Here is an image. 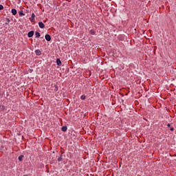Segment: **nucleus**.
I'll list each match as a JSON object with an SVG mask.
<instances>
[{
	"label": "nucleus",
	"mask_w": 176,
	"mask_h": 176,
	"mask_svg": "<svg viewBox=\"0 0 176 176\" xmlns=\"http://www.w3.org/2000/svg\"><path fill=\"white\" fill-rule=\"evenodd\" d=\"M6 20H7V22H6V25H8L10 23V20L8 18H7Z\"/></svg>",
	"instance_id": "13"
},
{
	"label": "nucleus",
	"mask_w": 176,
	"mask_h": 176,
	"mask_svg": "<svg viewBox=\"0 0 176 176\" xmlns=\"http://www.w3.org/2000/svg\"><path fill=\"white\" fill-rule=\"evenodd\" d=\"M58 89V87L57 86L55 87V91H57Z\"/></svg>",
	"instance_id": "18"
},
{
	"label": "nucleus",
	"mask_w": 176,
	"mask_h": 176,
	"mask_svg": "<svg viewBox=\"0 0 176 176\" xmlns=\"http://www.w3.org/2000/svg\"><path fill=\"white\" fill-rule=\"evenodd\" d=\"M56 65H58L59 67L62 65V62L59 58L56 59Z\"/></svg>",
	"instance_id": "5"
},
{
	"label": "nucleus",
	"mask_w": 176,
	"mask_h": 176,
	"mask_svg": "<svg viewBox=\"0 0 176 176\" xmlns=\"http://www.w3.org/2000/svg\"><path fill=\"white\" fill-rule=\"evenodd\" d=\"M167 126H168V127H170V124H167Z\"/></svg>",
	"instance_id": "20"
},
{
	"label": "nucleus",
	"mask_w": 176,
	"mask_h": 176,
	"mask_svg": "<svg viewBox=\"0 0 176 176\" xmlns=\"http://www.w3.org/2000/svg\"><path fill=\"white\" fill-rule=\"evenodd\" d=\"M67 130V127L66 126H62V131L66 132Z\"/></svg>",
	"instance_id": "9"
},
{
	"label": "nucleus",
	"mask_w": 176,
	"mask_h": 176,
	"mask_svg": "<svg viewBox=\"0 0 176 176\" xmlns=\"http://www.w3.org/2000/svg\"><path fill=\"white\" fill-rule=\"evenodd\" d=\"M16 13H17V11L16 9L14 8L12 10V14H13V16H16Z\"/></svg>",
	"instance_id": "8"
},
{
	"label": "nucleus",
	"mask_w": 176,
	"mask_h": 176,
	"mask_svg": "<svg viewBox=\"0 0 176 176\" xmlns=\"http://www.w3.org/2000/svg\"><path fill=\"white\" fill-rule=\"evenodd\" d=\"M4 9L3 5L0 4V11L3 10Z\"/></svg>",
	"instance_id": "15"
},
{
	"label": "nucleus",
	"mask_w": 176,
	"mask_h": 176,
	"mask_svg": "<svg viewBox=\"0 0 176 176\" xmlns=\"http://www.w3.org/2000/svg\"><path fill=\"white\" fill-rule=\"evenodd\" d=\"M86 98V96L85 95L81 96V100H85Z\"/></svg>",
	"instance_id": "14"
},
{
	"label": "nucleus",
	"mask_w": 176,
	"mask_h": 176,
	"mask_svg": "<svg viewBox=\"0 0 176 176\" xmlns=\"http://www.w3.org/2000/svg\"><path fill=\"white\" fill-rule=\"evenodd\" d=\"M35 17L36 15L34 14V13H32V16L29 19V20H30V22L34 23L35 21Z\"/></svg>",
	"instance_id": "1"
},
{
	"label": "nucleus",
	"mask_w": 176,
	"mask_h": 176,
	"mask_svg": "<svg viewBox=\"0 0 176 176\" xmlns=\"http://www.w3.org/2000/svg\"><path fill=\"white\" fill-rule=\"evenodd\" d=\"M90 33H91V34H92V35H95L96 32L94 31V30H91Z\"/></svg>",
	"instance_id": "16"
},
{
	"label": "nucleus",
	"mask_w": 176,
	"mask_h": 176,
	"mask_svg": "<svg viewBox=\"0 0 176 176\" xmlns=\"http://www.w3.org/2000/svg\"><path fill=\"white\" fill-rule=\"evenodd\" d=\"M34 31H30V32H29V33H28V37H29V38H32V37L34 36Z\"/></svg>",
	"instance_id": "6"
},
{
	"label": "nucleus",
	"mask_w": 176,
	"mask_h": 176,
	"mask_svg": "<svg viewBox=\"0 0 176 176\" xmlns=\"http://www.w3.org/2000/svg\"><path fill=\"white\" fill-rule=\"evenodd\" d=\"M23 176H28V175H23Z\"/></svg>",
	"instance_id": "21"
},
{
	"label": "nucleus",
	"mask_w": 176,
	"mask_h": 176,
	"mask_svg": "<svg viewBox=\"0 0 176 176\" xmlns=\"http://www.w3.org/2000/svg\"><path fill=\"white\" fill-rule=\"evenodd\" d=\"M23 157H24V155H21L19 157V162H22Z\"/></svg>",
	"instance_id": "12"
},
{
	"label": "nucleus",
	"mask_w": 176,
	"mask_h": 176,
	"mask_svg": "<svg viewBox=\"0 0 176 176\" xmlns=\"http://www.w3.org/2000/svg\"><path fill=\"white\" fill-rule=\"evenodd\" d=\"M63 160V153L58 157V162H60Z\"/></svg>",
	"instance_id": "10"
},
{
	"label": "nucleus",
	"mask_w": 176,
	"mask_h": 176,
	"mask_svg": "<svg viewBox=\"0 0 176 176\" xmlns=\"http://www.w3.org/2000/svg\"><path fill=\"white\" fill-rule=\"evenodd\" d=\"M38 27H40L41 29H43L45 28V25L43 22H38Z\"/></svg>",
	"instance_id": "4"
},
{
	"label": "nucleus",
	"mask_w": 176,
	"mask_h": 176,
	"mask_svg": "<svg viewBox=\"0 0 176 176\" xmlns=\"http://www.w3.org/2000/svg\"><path fill=\"white\" fill-rule=\"evenodd\" d=\"M52 38L50 34H45V41L50 42L51 41Z\"/></svg>",
	"instance_id": "2"
},
{
	"label": "nucleus",
	"mask_w": 176,
	"mask_h": 176,
	"mask_svg": "<svg viewBox=\"0 0 176 176\" xmlns=\"http://www.w3.org/2000/svg\"><path fill=\"white\" fill-rule=\"evenodd\" d=\"M19 16H20L21 17L25 16V14L23 13V10L20 11V12H19Z\"/></svg>",
	"instance_id": "11"
},
{
	"label": "nucleus",
	"mask_w": 176,
	"mask_h": 176,
	"mask_svg": "<svg viewBox=\"0 0 176 176\" xmlns=\"http://www.w3.org/2000/svg\"><path fill=\"white\" fill-rule=\"evenodd\" d=\"M34 53H36V55H37V56H41L42 54V53H41L40 50H36L34 51Z\"/></svg>",
	"instance_id": "3"
},
{
	"label": "nucleus",
	"mask_w": 176,
	"mask_h": 176,
	"mask_svg": "<svg viewBox=\"0 0 176 176\" xmlns=\"http://www.w3.org/2000/svg\"><path fill=\"white\" fill-rule=\"evenodd\" d=\"M34 35L36 36V38H39L41 37V34L38 32H36Z\"/></svg>",
	"instance_id": "7"
},
{
	"label": "nucleus",
	"mask_w": 176,
	"mask_h": 176,
	"mask_svg": "<svg viewBox=\"0 0 176 176\" xmlns=\"http://www.w3.org/2000/svg\"><path fill=\"white\" fill-rule=\"evenodd\" d=\"M170 131H174V128H173V127H171V128L170 129Z\"/></svg>",
	"instance_id": "19"
},
{
	"label": "nucleus",
	"mask_w": 176,
	"mask_h": 176,
	"mask_svg": "<svg viewBox=\"0 0 176 176\" xmlns=\"http://www.w3.org/2000/svg\"><path fill=\"white\" fill-rule=\"evenodd\" d=\"M0 108H1L2 110H4V109H5V106H3V105H0Z\"/></svg>",
	"instance_id": "17"
}]
</instances>
